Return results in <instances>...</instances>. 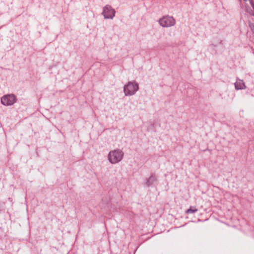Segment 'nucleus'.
I'll return each mask as SVG.
<instances>
[{
	"label": "nucleus",
	"instance_id": "1",
	"mask_svg": "<svg viewBox=\"0 0 254 254\" xmlns=\"http://www.w3.org/2000/svg\"><path fill=\"white\" fill-rule=\"evenodd\" d=\"M124 153L122 150L117 149L110 151L108 155L109 162L112 164H116L120 162L124 156Z\"/></svg>",
	"mask_w": 254,
	"mask_h": 254
},
{
	"label": "nucleus",
	"instance_id": "2",
	"mask_svg": "<svg viewBox=\"0 0 254 254\" xmlns=\"http://www.w3.org/2000/svg\"><path fill=\"white\" fill-rule=\"evenodd\" d=\"M138 84L135 81H129L124 87V92L126 96L134 95L138 90Z\"/></svg>",
	"mask_w": 254,
	"mask_h": 254
},
{
	"label": "nucleus",
	"instance_id": "3",
	"mask_svg": "<svg viewBox=\"0 0 254 254\" xmlns=\"http://www.w3.org/2000/svg\"><path fill=\"white\" fill-rule=\"evenodd\" d=\"M159 24L164 27H168L174 26L176 23L175 19L173 16L166 15L159 19Z\"/></svg>",
	"mask_w": 254,
	"mask_h": 254
},
{
	"label": "nucleus",
	"instance_id": "4",
	"mask_svg": "<svg viewBox=\"0 0 254 254\" xmlns=\"http://www.w3.org/2000/svg\"><path fill=\"white\" fill-rule=\"evenodd\" d=\"M17 101L16 96L14 94H7L1 98V103L5 106H11Z\"/></svg>",
	"mask_w": 254,
	"mask_h": 254
},
{
	"label": "nucleus",
	"instance_id": "5",
	"mask_svg": "<svg viewBox=\"0 0 254 254\" xmlns=\"http://www.w3.org/2000/svg\"><path fill=\"white\" fill-rule=\"evenodd\" d=\"M115 13V10L111 5H106L103 7L102 14L105 19H113Z\"/></svg>",
	"mask_w": 254,
	"mask_h": 254
},
{
	"label": "nucleus",
	"instance_id": "6",
	"mask_svg": "<svg viewBox=\"0 0 254 254\" xmlns=\"http://www.w3.org/2000/svg\"><path fill=\"white\" fill-rule=\"evenodd\" d=\"M235 88L237 90L243 89L246 88L244 82L242 80L238 79L235 83Z\"/></svg>",
	"mask_w": 254,
	"mask_h": 254
},
{
	"label": "nucleus",
	"instance_id": "7",
	"mask_svg": "<svg viewBox=\"0 0 254 254\" xmlns=\"http://www.w3.org/2000/svg\"><path fill=\"white\" fill-rule=\"evenodd\" d=\"M157 180L156 177L154 175H151L146 181V185L149 186Z\"/></svg>",
	"mask_w": 254,
	"mask_h": 254
},
{
	"label": "nucleus",
	"instance_id": "8",
	"mask_svg": "<svg viewBox=\"0 0 254 254\" xmlns=\"http://www.w3.org/2000/svg\"><path fill=\"white\" fill-rule=\"evenodd\" d=\"M197 211H198V209H197L195 207L190 206L189 209H188L186 210V213L187 214H189L190 213H194L196 212Z\"/></svg>",
	"mask_w": 254,
	"mask_h": 254
}]
</instances>
